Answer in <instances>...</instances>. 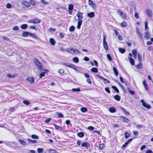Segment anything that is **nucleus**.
<instances>
[{
    "label": "nucleus",
    "instance_id": "f257e3e1",
    "mask_svg": "<svg viewBox=\"0 0 153 153\" xmlns=\"http://www.w3.org/2000/svg\"><path fill=\"white\" fill-rule=\"evenodd\" d=\"M34 61L37 67L39 68L40 70H44V67L42 66V64L36 58H35Z\"/></svg>",
    "mask_w": 153,
    "mask_h": 153
},
{
    "label": "nucleus",
    "instance_id": "f03ea898",
    "mask_svg": "<svg viewBox=\"0 0 153 153\" xmlns=\"http://www.w3.org/2000/svg\"><path fill=\"white\" fill-rule=\"evenodd\" d=\"M106 37L105 35H103V45L105 49L107 50H108V44L106 42Z\"/></svg>",
    "mask_w": 153,
    "mask_h": 153
},
{
    "label": "nucleus",
    "instance_id": "7ed1b4c3",
    "mask_svg": "<svg viewBox=\"0 0 153 153\" xmlns=\"http://www.w3.org/2000/svg\"><path fill=\"white\" fill-rule=\"evenodd\" d=\"M62 64L70 68H72L73 69L75 67V65H74L69 62H67L66 63H62Z\"/></svg>",
    "mask_w": 153,
    "mask_h": 153
},
{
    "label": "nucleus",
    "instance_id": "20e7f679",
    "mask_svg": "<svg viewBox=\"0 0 153 153\" xmlns=\"http://www.w3.org/2000/svg\"><path fill=\"white\" fill-rule=\"evenodd\" d=\"M141 102L142 103L143 105L145 108H147L148 109H149L151 108V106L149 104H146L144 102L143 100H141Z\"/></svg>",
    "mask_w": 153,
    "mask_h": 153
},
{
    "label": "nucleus",
    "instance_id": "39448f33",
    "mask_svg": "<svg viewBox=\"0 0 153 153\" xmlns=\"http://www.w3.org/2000/svg\"><path fill=\"white\" fill-rule=\"evenodd\" d=\"M119 120L124 122L128 123L129 121V120L125 117L120 116L119 117Z\"/></svg>",
    "mask_w": 153,
    "mask_h": 153
},
{
    "label": "nucleus",
    "instance_id": "423d86ee",
    "mask_svg": "<svg viewBox=\"0 0 153 153\" xmlns=\"http://www.w3.org/2000/svg\"><path fill=\"white\" fill-rule=\"evenodd\" d=\"M83 13L79 11L78 12V13L76 15L77 16L78 18V20H81V19H82L83 18Z\"/></svg>",
    "mask_w": 153,
    "mask_h": 153
},
{
    "label": "nucleus",
    "instance_id": "0eeeda50",
    "mask_svg": "<svg viewBox=\"0 0 153 153\" xmlns=\"http://www.w3.org/2000/svg\"><path fill=\"white\" fill-rule=\"evenodd\" d=\"M41 22V20H39L36 19H31L29 21V22L31 23H39Z\"/></svg>",
    "mask_w": 153,
    "mask_h": 153
},
{
    "label": "nucleus",
    "instance_id": "6e6552de",
    "mask_svg": "<svg viewBox=\"0 0 153 153\" xmlns=\"http://www.w3.org/2000/svg\"><path fill=\"white\" fill-rule=\"evenodd\" d=\"M96 76H97L98 78H100V79H102L104 81H105V83H108L110 82V81L109 80H108V79H106L104 78L102 76L100 75L97 74L96 75Z\"/></svg>",
    "mask_w": 153,
    "mask_h": 153
},
{
    "label": "nucleus",
    "instance_id": "1a4fd4ad",
    "mask_svg": "<svg viewBox=\"0 0 153 153\" xmlns=\"http://www.w3.org/2000/svg\"><path fill=\"white\" fill-rule=\"evenodd\" d=\"M81 146L82 147H84L86 148L87 149H88L89 147H90V143L86 142L83 143L81 144Z\"/></svg>",
    "mask_w": 153,
    "mask_h": 153
},
{
    "label": "nucleus",
    "instance_id": "9d476101",
    "mask_svg": "<svg viewBox=\"0 0 153 153\" xmlns=\"http://www.w3.org/2000/svg\"><path fill=\"white\" fill-rule=\"evenodd\" d=\"M146 13L148 17L149 18H152V13L150 9H147L146 10Z\"/></svg>",
    "mask_w": 153,
    "mask_h": 153
},
{
    "label": "nucleus",
    "instance_id": "9b49d317",
    "mask_svg": "<svg viewBox=\"0 0 153 153\" xmlns=\"http://www.w3.org/2000/svg\"><path fill=\"white\" fill-rule=\"evenodd\" d=\"M27 80L31 84L33 83L34 82V79L33 77H28L27 79Z\"/></svg>",
    "mask_w": 153,
    "mask_h": 153
},
{
    "label": "nucleus",
    "instance_id": "f8f14e48",
    "mask_svg": "<svg viewBox=\"0 0 153 153\" xmlns=\"http://www.w3.org/2000/svg\"><path fill=\"white\" fill-rule=\"evenodd\" d=\"M5 143L7 145H11L12 144H15V142H10L8 141H3L0 140V144Z\"/></svg>",
    "mask_w": 153,
    "mask_h": 153
},
{
    "label": "nucleus",
    "instance_id": "ddd939ff",
    "mask_svg": "<svg viewBox=\"0 0 153 153\" xmlns=\"http://www.w3.org/2000/svg\"><path fill=\"white\" fill-rule=\"evenodd\" d=\"M77 22V28L78 29H79L81 28V26L82 25V20H78Z\"/></svg>",
    "mask_w": 153,
    "mask_h": 153
},
{
    "label": "nucleus",
    "instance_id": "4468645a",
    "mask_svg": "<svg viewBox=\"0 0 153 153\" xmlns=\"http://www.w3.org/2000/svg\"><path fill=\"white\" fill-rule=\"evenodd\" d=\"M87 16L90 18H93L95 16V14L93 12H91L87 14Z\"/></svg>",
    "mask_w": 153,
    "mask_h": 153
},
{
    "label": "nucleus",
    "instance_id": "2eb2a0df",
    "mask_svg": "<svg viewBox=\"0 0 153 153\" xmlns=\"http://www.w3.org/2000/svg\"><path fill=\"white\" fill-rule=\"evenodd\" d=\"M116 109L114 107H112L109 108V111L112 113H114L116 111Z\"/></svg>",
    "mask_w": 153,
    "mask_h": 153
},
{
    "label": "nucleus",
    "instance_id": "dca6fc26",
    "mask_svg": "<svg viewBox=\"0 0 153 153\" xmlns=\"http://www.w3.org/2000/svg\"><path fill=\"white\" fill-rule=\"evenodd\" d=\"M84 133L82 132H80L77 134V136L80 137L82 138L84 136Z\"/></svg>",
    "mask_w": 153,
    "mask_h": 153
},
{
    "label": "nucleus",
    "instance_id": "f3484780",
    "mask_svg": "<svg viewBox=\"0 0 153 153\" xmlns=\"http://www.w3.org/2000/svg\"><path fill=\"white\" fill-rule=\"evenodd\" d=\"M49 42L52 45H54L56 43L55 40L54 39L52 38H51L50 39Z\"/></svg>",
    "mask_w": 153,
    "mask_h": 153
},
{
    "label": "nucleus",
    "instance_id": "a211bd4d",
    "mask_svg": "<svg viewBox=\"0 0 153 153\" xmlns=\"http://www.w3.org/2000/svg\"><path fill=\"white\" fill-rule=\"evenodd\" d=\"M128 59L131 64L132 65H134L135 62L134 59L130 57L128 58Z\"/></svg>",
    "mask_w": 153,
    "mask_h": 153
},
{
    "label": "nucleus",
    "instance_id": "6ab92c4d",
    "mask_svg": "<svg viewBox=\"0 0 153 153\" xmlns=\"http://www.w3.org/2000/svg\"><path fill=\"white\" fill-rule=\"evenodd\" d=\"M28 25L26 24H24L22 25L20 27L23 30H25L27 28Z\"/></svg>",
    "mask_w": 153,
    "mask_h": 153
},
{
    "label": "nucleus",
    "instance_id": "aec40b11",
    "mask_svg": "<svg viewBox=\"0 0 153 153\" xmlns=\"http://www.w3.org/2000/svg\"><path fill=\"white\" fill-rule=\"evenodd\" d=\"M28 143L34 144L37 142V141L36 140H32L30 139H28L27 140Z\"/></svg>",
    "mask_w": 153,
    "mask_h": 153
},
{
    "label": "nucleus",
    "instance_id": "412c9836",
    "mask_svg": "<svg viewBox=\"0 0 153 153\" xmlns=\"http://www.w3.org/2000/svg\"><path fill=\"white\" fill-rule=\"evenodd\" d=\"M29 34V32L24 31L22 34V36L23 37H26L28 36Z\"/></svg>",
    "mask_w": 153,
    "mask_h": 153
},
{
    "label": "nucleus",
    "instance_id": "4be33fe9",
    "mask_svg": "<svg viewBox=\"0 0 153 153\" xmlns=\"http://www.w3.org/2000/svg\"><path fill=\"white\" fill-rule=\"evenodd\" d=\"M113 70L115 75L116 76H118V73L116 68L115 67H114L113 68Z\"/></svg>",
    "mask_w": 153,
    "mask_h": 153
},
{
    "label": "nucleus",
    "instance_id": "5701e85b",
    "mask_svg": "<svg viewBox=\"0 0 153 153\" xmlns=\"http://www.w3.org/2000/svg\"><path fill=\"white\" fill-rule=\"evenodd\" d=\"M22 4L23 5H25L27 7H29L30 6V4L26 1H23L22 2Z\"/></svg>",
    "mask_w": 153,
    "mask_h": 153
},
{
    "label": "nucleus",
    "instance_id": "b1692460",
    "mask_svg": "<svg viewBox=\"0 0 153 153\" xmlns=\"http://www.w3.org/2000/svg\"><path fill=\"white\" fill-rule=\"evenodd\" d=\"M114 97L115 99L117 101H119L120 100V97L118 95H116L114 96Z\"/></svg>",
    "mask_w": 153,
    "mask_h": 153
},
{
    "label": "nucleus",
    "instance_id": "393cba45",
    "mask_svg": "<svg viewBox=\"0 0 153 153\" xmlns=\"http://www.w3.org/2000/svg\"><path fill=\"white\" fill-rule=\"evenodd\" d=\"M119 51L120 53H124L125 52L126 50L124 48H119Z\"/></svg>",
    "mask_w": 153,
    "mask_h": 153
},
{
    "label": "nucleus",
    "instance_id": "a878e982",
    "mask_svg": "<svg viewBox=\"0 0 153 153\" xmlns=\"http://www.w3.org/2000/svg\"><path fill=\"white\" fill-rule=\"evenodd\" d=\"M121 110L123 111V112L126 115H129V113L127 111H126V110L125 109L122 107H121Z\"/></svg>",
    "mask_w": 153,
    "mask_h": 153
},
{
    "label": "nucleus",
    "instance_id": "bb28decb",
    "mask_svg": "<svg viewBox=\"0 0 153 153\" xmlns=\"http://www.w3.org/2000/svg\"><path fill=\"white\" fill-rule=\"evenodd\" d=\"M73 61L75 63H77L79 62V59L78 57H75L72 59Z\"/></svg>",
    "mask_w": 153,
    "mask_h": 153
},
{
    "label": "nucleus",
    "instance_id": "cd10ccee",
    "mask_svg": "<svg viewBox=\"0 0 153 153\" xmlns=\"http://www.w3.org/2000/svg\"><path fill=\"white\" fill-rule=\"evenodd\" d=\"M17 107H16V106L12 107H11L8 110V111H10L11 112H13L14 111L15 109Z\"/></svg>",
    "mask_w": 153,
    "mask_h": 153
},
{
    "label": "nucleus",
    "instance_id": "c85d7f7f",
    "mask_svg": "<svg viewBox=\"0 0 153 153\" xmlns=\"http://www.w3.org/2000/svg\"><path fill=\"white\" fill-rule=\"evenodd\" d=\"M128 25V24L126 22H123L121 25V26L122 27H127Z\"/></svg>",
    "mask_w": 153,
    "mask_h": 153
},
{
    "label": "nucleus",
    "instance_id": "c756f323",
    "mask_svg": "<svg viewBox=\"0 0 153 153\" xmlns=\"http://www.w3.org/2000/svg\"><path fill=\"white\" fill-rule=\"evenodd\" d=\"M74 8V5L72 4H70L69 5L68 9L70 11H72Z\"/></svg>",
    "mask_w": 153,
    "mask_h": 153
},
{
    "label": "nucleus",
    "instance_id": "7c9ffc66",
    "mask_svg": "<svg viewBox=\"0 0 153 153\" xmlns=\"http://www.w3.org/2000/svg\"><path fill=\"white\" fill-rule=\"evenodd\" d=\"M37 152L38 153H43L44 149L42 148H38L37 149Z\"/></svg>",
    "mask_w": 153,
    "mask_h": 153
},
{
    "label": "nucleus",
    "instance_id": "2f4dec72",
    "mask_svg": "<svg viewBox=\"0 0 153 153\" xmlns=\"http://www.w3.org/2000/svg\"><path fill=\"white\" fill-rule=\"evenodd\" d=\"M91 70L94 73H96L98 72L97 69L96 68H93L91 69Z\"/></svg>",
    "mask_w": 153,
    "mask_h": 153
},
{
    "label": "nucleus",
    "instance_id": "473e14b6",
    "mask_svg": "<svg viewBox=\"0 0 153 153\" xmlns=\"http://www.w3.org/2000/svg\"><path fill=\"white\" fill-rule=\"evenodd\" d=\"M111 87L117 93H119V90L116 86H112Z\"/></svg>",
    "mask_w": 153,
    "mask_h": 153
},
{
    "label": "nucleus",
    "instance_id": "72a5a7b5",
    "mask_svg": "<svg viewBox=\"0 0 153 153\" xmlns=\"http://www.w3.org/2000/svg\"><path fill=\"white\" fill-rule=\"evenodd\" d=\"M75 29V27L73 26H71L69 28V30L70 32H73L74 31Z\"/></svg>",
    "mask_w": 153,
    "mask_h": 153
},
{
    "label": "nucleus",
    "instance_id": "f704fd0d",
    "mask_svg": "<svg viewBox=\"0 0 153 153\" xmlns=\"http://www.w3.org/2000/svg\"><path fill=\"white\" fill-rule=\"evenodd\" d=\"M145 38H146V39H149V32H145Z\"/></svg>",
    "mask_w": 153,
    "mask_h": 153
},
{
    "label": "nucleus",
    "instance_id": "c9c22d12",
    "mask_svg": "<svg viewBox=\"0 0 153 153\" xmlns=\"http://www.w3.org/2000/svg\"><path fill=\"white\" fill-rule=\"evenodd\" d=\"M132 53L133 55L135 57L137 53V50L136 49H134L132 51Z\"/></svg>",
    "mask_w": 153,
    "mask_h": 153
},
{
    "label": "nucleus",
    "instance_id": "e433bc0d",
    "mask_svg": "<svg viewBox=\"0 0 153 153\" xmlns=\"http://www.w3.org/2000/svg\"><path fill=\"white\" fill-rule=\"evenodd\" d=\"M81 110L83 112H85L87 111L88 109L86 107H82L81 108Z\"/></svg>",
    "mask_w": 153,
    "mask_h": 153
},
{
    "label": "nucleus",
    "instance_id": "4c0bfd02",
    "mask_svg": "<svg viewBox=\"0 0 153 153\" xmlns=\"http://www.w3.org/2000/svg\"><path fill=\"white\" fill-rule=\"evenodd\" d=\"M136 67L138 69H141L142 68V64L141 62H139L138 64L136 65Z\"/></svg>",
    "mask_w": 153,
    "mask_h": 153
},
{
    "label": "nucleus",
    "instance_id": "58836bf2",
    "mask_svg": "<svg viewBox=\"0 0 153 153\" xmlns=\"http://www.w3.org/2000/svg\"><path fill=\"white\" fill-rule=\"evenodd\" d=\"M19 142L22 145H25L26 144V143L25 141L22 140L20 139L19 140Z\"/></svg>",
    "mask_w": 153,
    "mask_h": 153
},
{
    "label": "nucleus",
    "instance_id": "ea45409f",
    "mask_svg": "<svg viewBox=\"0 0 153 153\" xmlns=\"http://www.w3.org/2000/svg\"><path fill=\"white\" fill-rule=\"evenodd\" d=\"M72 91H73L79 92L81 90L79 88H73L72 89Z\"/></svg>",
    "mask_w": 153,
    "mask_h": 153
},
{
    "label": "nucleus",
    "instance_id": "a19ab883",
    "mask_svg": "<svg viewBox=\"0 0 153 153\" xmlns=\"http://www.w3.org/2000/svg\"><path fill=\"white\" fill-rule=\"evenodd\" d=\"M31 137L33 139H38L39 138V137L35 134H32L31 136Z\"/></svg>",
    "mask_w": 153,
    "mask_h": 153
},
{
    "label": "nucleus",
    "instance_id": "79ce46f5",
    "mask_svg": "<svg viewBox=\"0 0 153 153\" xmlns=\"http://www.w3.org/2000/svg\"><path fill=\"white\" fill-rule=\"evenodd\" d=\"M23 103L26 105H29L30 104L29 101L26 100L23 101Z\"/></svg>",
    "mask_w": 153,
    "mask_h": 153
},
{
    "label": "nucleus",
    "instance_id": "37998d69",
    "mask_svg": "<svg viewBox=\"0 0 153 153\" xmlns=\"http://www.w3.org/2000/svg\"><path fill=\"white\" fill-rule=\"evenodd\" d=\"M104 146V144L102 143L100 144L99 145V146L98 147V149L100 150H102Z\"/></svg>",
    "mask_w": 153,
    "mask_h": 153
},
{
    "label": "nucleus",
    "instance_id": "c03bdc74",
    "mask_svg": "<svg viewBox=\"0 0 153 153\" xmlns=\"http://www.w3.org/2000/svg\"><path fill=\"white\" fill-rule=\"evenodd\" d=\"M117 13L120 16H122L123 14V12L121 10H119L117 11Z\"/></svg>",
    "mask_w": 153,
    "mask_h": 153
},
{
    "label": "nucleus",
    "instance_id": "a18cd8bd",
    "mask_svg": "<svg viewBox=\"0 0 153 153\" xmlns=\"http://www.w3.org/2000/svg\"><path fill=\"white\" fill-rule=\"evenodd\" d=\"M125 137L126 139L128 138L130 136V134L129 133H127L126 131L125 132Z\"/></svg>",
    "mask_w": 153,
    "mask_h": 153
},
{
    "label": "nucleus",
    "instance_id": "49530a36",
    "mask_svg": "<svg viewBox=\"0 0 153 153\" xmlns=\"http://www.w3.org/2000/svg\"><path fill=\"white\" fill-rule=\"evenodd\" d=\"M45 72H42L39 75V78L41 79L42 77L45 76Z\"/></svg>",
    "mask_w": 153,
    "mask_h": 153
},
{
    "label": "nucleus",
    "instance_id": "de8ad7c7",
    "mask_svg": "<svg viewBox=\"0 0 153 153\" xmlns=\"http://www.w3.org/2000/svg\"><path fill=\"white\" fill-rule=\"evenodd\" d=\"M57 114H58V117L59 118H62L64 116L62 114L59 112H57Z\"/></svg>",
    "mask_w": 153,
    "mask_h": 153
},
{
    "label": "nucleus",
    "instance_id": "09e8293b",
    "mask_svg": "<svg viewBox=\"0 0 153 153\" xmlns=\"http://www.w3.org/2000/svg\"><path fill=\"white\" fill-rule=\"evenodd\" d=\"M56 152L54 149H50L48 151V153H56Z\"/></svg>",
    "mask_w": 153,
    "mask_h": 153
},
{
    "label": "nucleus",
    "instance_id": "8fccbe9b",
    "mask_svg": "<svg viewBox=\"0 0 153 153\" xmlns=\"http://www.w3.org/2000/svg\"><path fill=\"white\" fill-rule=\"evenodd\" d=\"M107 57L108 60L110 61H111L112 60V58L110 54H108L107 55Z\"/></svg>",
    "mask_w": 153,
    "mask_h": 153
},
{
    "label": "nucleus",
    "instance_id": "3c124183",
    "mask_svg": "<svg viewBox=\"0 0 153 153\" xmlns=\"http://www.w3.org/2000/svg\"><path fill=\"white\" fill-rule=\"evenodd\" d=\"M74 53L80 54V52L77 49L74 48Z\"/></svg>",
    "mask_w": 153,
    "mask_h": 153
},
{
    "label": "nucleus",
    "instance_id": "603ef678",
    "mask_svg": "<svg viewBox=\"0 0 153 153\" xmlns=\"http://www.w3.org/2000/svg\"><path fill=\"white\" fill-rule=\"evenodd\" d=\"M138 58L139 61L141 62L142 60V56L140 53L138 54Z\"/></svg>",
    "mask_w": 153,
    "mask_h": 153
},
{
    "label": "nucleus",
    "instance_id": "864d4df0",
    "mask_svg": "<svg viewBox=\"0 0 153 153\" xmlns=\"http://www.w3.org/2000/svg\"><path fill=\"white\" fill-rule=\"evenodd\" d=\"M30 3L33 6H35L36 4V2L33 0H30Z\"/></svg>",
    "mask_w": 153,
    "mask_h": 153
},
{
    "label": "nucleus",
    "instance_id": "5fc2aeb1",
    "mask_svg": "<svg viewBox=\"0 0 153 153\" xmlns=\"http://www.w3.org/2000/svg\"><path fill=\"white\" fill-rule=\"evenodd\" d=\"M13 30L17 31L19 30V27L17 26H15L13 27Z\"/></svg>",
    "mask_w": 153,
    "mask_h": 153
},
{
    "label": "nucleus",
    "instance_id": "6e6d98bb",
    "mask_svg": "<svg viewBox=\"0 0 153 153\" xmlns=\"http://www.w3.org/2000/svg\"><path fill=\"white\" fill-rule=\"evenodd\" d=\"M48 30L49 31L54 32V31H56V29L55 28H50L48 29Z\"/></svg>",
    "mask_w": 153,
    "mask_h": 153
},
{
    "label": "nucleus",
    "instance_id": "4d7b16f0",
    "mask_svg": "<svg viewBox=\"0 0 153 153\" xmlns=\"http://www.w3.org/2000/svg\"><path fill=\"white\" fill-rule=\"evenodd\" d=\"M128 143L126 142H125L124 144L122 146L121 148L122 149H125L126 146L128 145Z\"/></svg>",
    "mask_w": 153,
    "mask_h": 153
},
{
    "label": "nucleus",
    "instance_id": "13d9d810",
    "mask_svg": "<svg viewBox=\"0 0 153 153\" xmlns=\"http://www.w3.org/2000/svg\"><path fill=\"white\" fill-rule=\"evenodd\" d=\"M91 7L94 9L95 10H96L97 9L96 5L94 3L92 4V5H91Z\"/></svg>",
    "mask_w": 153,
    "mask_h": 153
},
{
    "label": "nucleus",
    "instance_id": "bf43d9fd",
    "mask_svg": "<svg viewBox=\"0 0 153 153\" xmlns=\"http://www.w3.org/2000/svg\"><path fill=\"white\" fill-rule=\"evenodd\" d=\"M53 125L54 126L56 129H58L59 128H62H62L61 127H60L59 126L57 125L56 124H54Z\"/></svg>",
    "mask_w": 153,
    "mask_h": 153
},
{
    "label": "nucleus",
    "instance_id": "052dcab7",
    "mask_svg": "<svg viewBox=\"0 0 153 153\" xmlns=\"http://www.w3.org/2000/svg\"><path fill=\"white\" fill-rule=\"evenodd\" d=\"M64 72V70L63 69H60L59 70V73L61 74H63Z\"/></svg>",
    "mask_w": 153,
    "mask_h": 153
},
{
    "label": "nucleus",
    "instance_id": "680f3d73",
    "mask_svg": "<svg viewBox=\"0 0 153 153\" xmlns=\"http://www.w3.org/2000/svg\"><path fill=\"white\" fill-rule=\"evenodd\" d=\"M105 91L109 94L110 93V91L109 89V88L106 87L105 88Z\"/></svg>",
    "mask_w": 153,
    "mask_h": 153
},
{
    "label": "nucleus",
    "instance_id": "e2e57ef3",
    "mask_svg": "<svg viewBox=\"0 0 153 153\" xmlns=\"http://www.w3.org/2000/svg\"><path fill=\"white\" fill-rule=\"evenodd\" d=\"M146 147V145H144L142 146L140 148V150L141 151L143 150Z\"/></svg>",
    "mask_w": 153,
    "mask_h": 153
},
{
    "label": "nucleus",
    "instance_id": "0e129e2a",
    "mask_svg": "<svg viewBox=\"0 0 153 153\" xmlns=\"http://www.w3.org/2000/svg\"><path fill=\"white\" fill-rule=\"evenodd\" d=\"M41 1L43 4L46 5L48 4V2L45 1L44 0H41Z\"/></svg>",
    "mask_w": 153,
    "mask_h": 153
},
{
    "label": "nucleus",
    "instance_id": "69168bd1",
    "mask_svg": "<svg viewBox=\"0 0 153 153\" xmlns=\"http://www.w3.org/2000/svg\"><path fill=\"white\" fill-rule=\"evenodd\" d=\"M11 7V5L10 3H7L6 4V7L7 8L9 9Z\"/></svg>",
    "mask_w": 153,
    "mask_h": 153
},
{
    "label": "nucleus",
    "instance_id": "338daca9",
    "mask_svg": "<svg viewBox=\"0 0 153 153\" xmlns=\"http://www.w3.org/2000/svg\"><path fill=\"white\" fill-rule=\"evenodd\" d=\"M88 129L90 130H93L94 129V127L92 126H89L88 127Z\"/></svg>",
    "mask_w": 153,
    "mask_h": 153
},
{
    "label": "nucleus",
    "instance_id": "774afa93",
    "mask_svg": "<svg viewBox=\"0 0 153 153\" xmlns=\"http://www.w3.org/2000/svg\"><path fill=\"white\" fill-rule=\"evenodd\" d=\"M145 30H146L148 28V23L147 22H145Z\"/></svg>",
    "mask_w": 153,
    "mask_h": 153
}]
</instances>
